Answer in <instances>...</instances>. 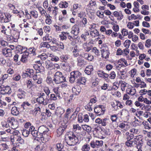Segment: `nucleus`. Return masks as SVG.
<instances>
[{
    "label": "nucleus",
    "instance_id": "1",
    "mask_svg": "<svg viewBox=\"0 0 151 151\" xmlns=\"http://www.w3.org/2000/svg\"><path fill=\"white\" fill-rule=\"evenodd\" d=\"M38 130L42 136L43 142H45L48 141L50 137L46 135L45 134L49 131V129L44 126H42L39 128Z\"/></svg>",
    "mask_w": 151,
    "mask_h": 151
},
{
    "label": "nucleus",
    "instance_id": "2",
    "mask_svg": "<svg viewBox=\"0 0 151 151\" xmlns=\"http://www.w3.org/2000/svg\"><path fill=\"white\" fill-rule=\"evenodd\" d=\"M65 140L67 143L70 146L76 145L78 141V138L73 134L65 137Z\"/></svg>",
    "mask_w": 151,
    "mask_h": 151
},
{
    "label": "nucleus",
    "instance_id": "3",
    "mask_svg": "<svg viewBox=\"0 0 151 151\" xmlns=\"http://www.w3.org/2000/svg\"><path fill=\"white\" fill-rule=\"evenodd\" d=\"M36 49L33 47H30L28 49V52H27V54H23L22 55V57L20 59V61L23 63H26L27 61V58L29 54H33V55H35V52Z\"/></svg>",
    "mask_w": 151,
    "mask_h": 151
},
{
    "label": "nucleus",
    "instance_id": "4",
    "mask_svg": "<svg viewBox=\"0 0 151 151\" xmlns=\"http://www.w3.org/2000/svg\"><path fill=\"white\" fill-rule=\"evenodd\" d=\"M53 81L56 83L58 84L65 81V79L62 73L58 71L56 73Z\"/></svg>",
    "mask_w": 151,
    "mask_h": 151
},
{
    "label": "nucleus",
    "instance_id": "5",
    "mask_svg": "<svg viewBox=\"0 0 151 151\" xmlns=\"http://www.w3.org/2000/svg\"><path fill=\"white\" fill-rule=\"evenodd\" d=\"M101 50V57L102 58L107 59L109 58V50L108 47L105 44H103Z\"/></svg>",
    "mask_w": 151,
    "mask_h": 151
},
{
    "label": "nucleus",
    "instance_id": "6",
    "mask_svg": "<svg viewBox=\"0 0 151 151\" xmlns=\"http://www.w3.org/2000/svg\"><path fill=\"white\" fill-rule=\"evenodd\" d=\"M7 121L12 129H15L18 127V122L16 120H15L14 117H9L7 119Z\"/></svg>",
    "mask_w": 151,
    "mask_h": 151
},
{
    "label": "nucleus",
    "instance_id": "7",
    "mask_svg": "<svg viewBox=\"0 0 151 151\" xmlns=\"http://www.w3.org/2000/svg\"><path fill=\"white\" fill-rule=\"evenodd\" d=\"M105 110L104 107L103 105H99L95 107L94 108V112L99 115L103 114Z\"/></svg>",
    "mask_w": 151,
    "mask_h": 151
},
{
    "label": "nucleus",
    "instance_id": "8",
    "mask_svg": "<svg viewBox=\"0 0 151 151\" xmlns=\"http://www.w3.org/2000/svg\"><path fill=\"white\" fill-rule=\"evenodd\" d=\"M93 42V40H91L88 43L86 42L83 44V47L85 51L88 52L92 49L93 47L92 45Z\"/></svg>",
    "mask_w": 151,
    "mask_h": 151
},
{
    "label": "nucleus",
    "instance_id": "9",
    "mask_svg": "<svg viewBox=\"0 0 151 151\" xmlns=\"http://www.w3.org/2000/svg\"><path fill=\"white\" fill-rule=\"evenodd\" d=\"M142 139V136L141 135H139L135 136L134 139V142L137 145V146L138 145L142 146L143 144Z\"/></svg>",
    "mask_w": 151,
    "mask_h": 151
},
{
    "label": "nucleus",
    "instance_id": "10",
    "mask_svg": "<svg viewBox=\"0 0 151 151\" xmlns=\"http://www.w3.org/2000/svg\"><path fill=\"white\" fill-rule=\"evenodd\" d=\"M103 142L102 140H96L95 141H92L90 143L91 147L93 148L98 147L102 146Z\"/></svg>",
    "mask_w": 151,
    "mask_h": 151
},
{
    "label": "nucleus",
    "instance_id": "11",
    "mask_svg": "<svg viewBox=\"0 0 151 151\" xmlns=\"http://www.w3.org/2000/svg\"><path fill=\"white\" fill-rule=\"evenodd\" d=\"M2 53L6 57H11L12 55V53L11 49L5 48L2 49Z\"/></svg>",
    "mask_w": 151,
    "mask_h": 151
},
{
    "label": "nucleus",
    "instance_id": "12",
    "mask_svg": "<svg viewBox=\"0 0 151 151\" xmlns=\"http://www.w3.org/2000/svg\"><path fill=\"white\" fill-rule=\"evenodd\" d=\"M67 127L66 125L60 126L57 130V136L59 137L62 135Z\"/></svg>",
    "mask_w": 151,
    "mask_h": 151
},
{
    "label": "nucleus",
    "instance_id": "13",
    "mask_svg": "<svg viewBox=\"0 0 151 151\" xmlns=\"http://www.w3.org/2000/svg\"><path fill=\"white\" fill-rule=\"evenodd\" d=\"M113 15L115 17H117V20L119 21L121 20L124 17L122 12L120 11L119 12L114 11L113 12Z\"/></svg>",
    "mask_w": 151,
    "mask_h": 151
},
{
    "label": "nucleus",
    "instance_id": "14",
    "mask_svg": "<svg viewBox=\"0 0 151 151\" xmlns=\"http://www.w3.org/2000/svg\"><path fill=\"white\" fill-rule=\"evenodd\" d=\"M79 29L78 26L77 25H75L72 27L71 33L75 35H77L79 33Z\"/></svg>",
    "mask_w": 151,
    "mask_h": 151
},
{
    "label": "nucleus",
    "instance_id": "15",
    "mask_svg": "<svg viewBox=\"0 0 151 151\" xmlns=\"http://www.w3.org/2000/svg\"><path fill=\"white\" fill-rule=\"evenodd\" d=\"M16 139H17V141L18 142L14 144H16L15 145H14L16 147H20V145L19 144V143L22 145L24 143V139H23L21 137L19 136H16Z\"/></svg>",
    "mask_w": 151,
    "mask_h": 151
},
{
    "label": "nucleus",
    "instance_id": "16",
    "mask_svg": "<svg viewBox=\"0 0 151 151\" xmlns=\"http://www.w3.org/2000/svg\"><path fill=\"white\" fill-rule=\"evenodd\" d=\"M30 131L31 132V134L32 135L35 137V139L37 138V139H38L39 138H41V139L42 141H43L42 138V136H41L40 134H38V132L36 130H31Z\"/></svg>",
    "mask_w": 151,
    "mask_h": 151
},
{
    "label": "nucleus",
    "instance_id": "17",
    "mask_svg": "<svg viewBox=\"0 0 151 151\" xmlns=\"http://www.w3.org/2000/svg\"><path fill=\"white\" fill-rule=\"evenodd\" d=\"M72 91L74 94L78 95L81 91V88L79 86H76L73 88Z\"/></svg>",
    "mask_w": 151,
    "mask_h": 151
},
{
    "label": "nucleus",
    "instance_id": "18",
    "mask_svg": "<svg viewBox=\"0 0 151 151\" xmlns=\"http://www.w3.org/2000/svg\"><path fill=\"white\" fill-rule=\"evenodd\" d=\"M43 143H40L39 144L36 146L35 148V150L36 151H43V150L44 147L45 145L44 144V142H43V141H42Z\"/></svg>",
    "mask_w": 151,
    "mask_h": 151
},
{
    "label": "nucleus",
    "instance_id": "19",
    "mask_svg": "<svg viewBox=\"0 0 151 151\" xmlns=\"http://www.w3.org/2000/svg\"><path fill=\"white\" fill-rule=\"evenodd\" d=\"M73 98V95L69 96L68 94H67L65 96L64 99L66 103L69 104L72 101Z\"/></svg>",
    "mask_w": 151,
    "mask_h": 151
},
{
    "label": "nucleus",
    "instance_id": "20",
    "mask_svg": "<svg viewBox=\"0 0 151 151\" xmlns=\"http://www.w3.org/2000/svg\"><path fill=\"white\" fill-rule=\"evenodd\" d=\"M11 15L9 13L5 12L3 22L6 23L9 22L11 19Z\"/></svg>",
    "mask_w": 151,
    "mask_h": 151
},
{
    "label": "nucleus",
    "instance_id": "21",
    "mask_svg": "<svg viewBox=\"0 0 151 151\" xmlns=\"http://www.w3.org/2000/svg\"><path fill=\"white\" fill-rule=\"evenodd\" d=\"M86 78L83 77L79 78L77 80V83L79 85H85L86 82Z\"/></svg>",
    "mask_w": 151,
    "mask_h": 151
},
{
    "label": "nucleus",
    "instance_id": "22",
    "mask_svg": "<svg viewBox=\"0 0 151 151\" xmlns=\"http://www.w3.org/2000/svg\"><path fill=\"white\" fill-rule=\"evenodd\" d=\"M90 35L93 38L99 36V33L96 29L90 30Z\"/></svg>",
    "mask_w": 151,
    "mask_h": 151
},
{
    "label": "nucleus",
    "instance_id": "23",
    "mask_svg": "<svg viewBox=\"0 0 151 151\" xmlns=\"http://www.w3.org/2000/svg\"><path fill=\"white\" fill-rule=\"evenodd\" d=\"M47 42H42L40 44V46L41 47H45L47 48H49L50 47L51 49H52L54 48L55 47V46H52L51 47L50 45Z\"/></svg>",
    "mask_w": 151,
    "mask_h": 151
},
{
    "label": "nucleus",
    "instance_id": "24",
    "mask_svg": "<svg viewBox=\"0 0 151 151\" xmlns=\"http://www.w3.org/2000/svg\"><path fill=\"white\" fill-rule=\"evenodd\" d=\"M11 129L10 128L6 130V132L8 133H10L11 134H12L14 135H18L19 134V132L18 130H16L14 129Z\"/></svg>",
    "mask_w": 151,
    "mask_h": 151
},
{
    "label": "nucleus",
    "instance_id": "25",
    "mask_svg": "<svg viewBox=\"0 0 151 151\" xmlns=\"http://www.w3.org/2000/svg\"><path fill=\"white\" fill-rule=\"evenodd\" d=\"M0 87L1 91L4 92V93H8L10 90V88L9 86H4L3 85H1L0 86Z\"/></svg>",
    "mask_w": 151,
    "mask_h": 151
},
{
    "label": "nucleus",
    "instance_id": "26",
    "mask_svg": "<svg viewBox=\"0 0 151 151\" xmlns=\"http://www.w3.org/2000/svg\"><path fill=\"white\" fill-rule=\"evenodd\" d=\"M71 76H73L76 79H78L81 76V74L78 71H74L70 73Z\"/></svg>",
    "mask_w": 151,
    "mask_h": 151
},
{
    "label": "nucleus",
    "instance_id": "27",
    "mask_svg": "<svg viewBox=\"0 0 151 151\" xmlns=\"http://www.w3.org/2000/svg\"><path fill=\"white\" fill-rule=\"evenodd\" d=\"M127 93L129 94H130L132 96L134 95L136 92V89L134 87H132L131 88H128L127 90Z\"/></svg>",
    "mask_w": 151,
    "mask_h": 151
},
{
    "label": "nucleus",
    "instance_id": "28",
    "mask_svg": "<svg viewBox=\"0 0 151 151\" xmlns=\"http://www.w3.org/2000/svg\"><path fill=\"white\" fill-rule=\"evenodd\" d=\"M19 93L17 95L19 98L21 99L25 97L26 94L25 91H22L21 89H19Z\"/></svg>",
    "mask_w": 151,
    "mask_h": 151
},
{
    "label": "nucleus",
    "instance_id": "29",
    "mask_svg": "<svg viewBox=\"0 0 151 151\" xmlns=\"http://www.w3.org/2000/svg\"><path fill=\"white\" fill-rule=\"evenodd\" d=\"M25 127L26 129L30 131L31 130H34L35 127L34 126L31 125V124L29 122H27L26 123L25 125Z\"/></svg>",
    "mask_w": 151,
    "mask_h": 151
},
{
    "label": "nucleus",
    "instance_id": "30",
    "mask_svg": "<svg viewBox=\"0 0 151 151\" xmlns=\"http://www.w3.org/2000/svg\"><path fill=\"white\" fill-rule=\"evenodd\" d=\"M60 58L62 62H66L69 58V56L68 55H63L60 56Z\"/></svg>",
    "mask_w": 151,
    "mask_h": 151
},
{
    "label": "nucleus",
    "instance_id": "31",
    "mask_svg": "<svg viewBox=\"0 0 151 151\" xmlns=\"http://www.w3.org/2000/svg\"><path fill=\"white\" fill-rule=\"evenodd\" d=\"M52 37L50 36L48 34H46L45 37H43L42 40L43 41H47L48 43H50L51 42Z\"/></svg>",
    "mask_w": 151,
    "mask_h": 151
},
{
    "label": "nucleus",
    "instance_id": "32",
    "mask_svg": "<svg viewBox=\"0 0 151 151\" xmlns=\"http://www.w3.org/2000/svg\"><path fill=\"white\" fill-rule=\"evenodd\" d=\"M119 84H121V89L122 91L125 90L127 83L124 81L121 80L119 81Z\"/></svg>",
    "mask_w": 151,
    "mask_h": 151
},
{
    "label": "nucleus",
    "instance_id": "33",
    "mask_svg": "<svg viewBox=\"0 0 151 151\" xmlns=\"http://www.w3.org/2000/svg\"><path fill=\"white\" fill-rule=\"evenodd\" d=\"M124 63L125 65H127V61L124 59H121L119 60L118 62V64L119 65H121V66H125L123 64Z\"/></svg>",
    "mask_w": 151,
    "mask_h": 151
},
{
    "label": "nucleus",
    "instance_id": "34",
    "mask_svg": "<svg viewBox=\"0 0 151 151\" xmlns=\"http://www.w3.org/2000/svg\"><path fill=\"white\" fill-rule=\"evenodd\" d=\"M90 149L89 145L85 144L82 147L81 150L82 151H89Z\"/></svg>",
    "mask_w": 151,
    "mask_h": 151
},
{
    "label": "nucleus",
    "instance_id": "35",
    "mask_svg": "<svg viewBox=\"0 0 151 151\" xmlns=\"http://www.w3.org/2000/svg\"><path fill=\"white\" fill-rule=\"evenodd\" d=\"M82 127L83 129L87 132H90L91 129V127L87 125H82Z\"/></svg>",
    "mask_w": 151,
    "mask_h": 151
},
{
    "label": "nucleus",
    "instance_id": "36",
    "mask_svg": "<svg viewBox=\"0 0 151 151\" xmlns=\"http://www.w3.org/2000/svg\"><path fill=\"white\" fill-rule=\"evenodd\" d=\"M11 113L14 115L16 116L19 113V111L17 110L16 107L14 106L11 109Z\"/></svg>",
    "mask_w": 151,
    "mask_h": 151
},
{
    "label": "nucleus",
    "instance_id": "37",
    "mask_svg": "<svg viewBox=\"0 0 151 151\" xmlns=\"http://www.w3.org/2000/svg\"><path fill=\"white\" fill-rule=\"evenodd\" d=\"M93 70V68L92 67H86L85 72L87 74H89Z\"/></svg>",
    "mask_w": 151,
    "mask_h": 151
},
{
    "label": "nucleus",
    "instance_id": "38",
    "mask_svg": "<svg viewBox=\"0 0 151 151\" xmlns=\"http://www.w3.org/2000/svg\"><path fill=\"white\" fill-rule=\"evenodd\" d=\"M86 62H85L83 60L79 59L78 60V66H84L86 64Z\"/></svg>",
    "mask_w": 151,
    "mask_h": 151
},
{
    "label": "nucleus",
    "instance_id": "39",
    "mask_svg": "<svg viewBox=\"0 0 151 151\" xmlns=\"http://www.w3.org/2000/svg\"><path fill=\"white\" fill-rule=\"evenodd\" d=\"M79 50H78L77 46H76L74 47L73 51V55L75 57H76L79 55Z\"/></svg>",
    "mask_w": 151,
    "mask_h": 151
},
{
    "label": "nucleus",
    "instance_id": "40",
    "mask_svg": "<svg viewBox=\"0 0 151 151\" xmlns=\"http://www.w3.org/2000/svg\"><path fill=\"white\" fill-rule=\"evenodd\" d=\"M109 121V119L107 118H104L103 119H101V124L103 126H105L108 123V122Z\"/></svg>",
    "mask_w": 151,
    "mask_h": 151
},
{
    "label": "nucleus",
    "instance_id": "41",
    "mask_svg": "<svg viewBox=\"0 0 151 151\" xmlns=\"http://www.w3.org/2000/svg\"><path fill=\"white\" fill-rule=\"evenodd\" d=\"M125 135L127 139H132L134 138V135L133 134H130L129 132H127L125 133Z\"/></svg>",
    "mask_w": 151,
    "mask_h": 151
},
{
    "label": "nucleus",
    "instance_id": "42",
    "mask_svg": "<svg viewBox=\"0 0 151 151\" xmlns=\"http://www.w3.org/2000/svg\"><path fill=\"white\" fill-rule=\"evenodd\" d=\"M6 29L5 28V27L4 25H1L0 26V32L3 33L6 35Z\"/></svg>",
    "mask_w": 151,
    "mask_h": 151
},
{
    "label": "nucleus",
    "instance_id": "43",
    "mask_svg": "<svg viewBox=\"0 0 151 151\" xmlns=\"http://www.w3.org/2000/svg\"><path fill=\"white\" fill-rule=\"evenodd\" d=\"M30 131L28 129H23L22 131V134L24 137H27L29 134Z\"/></svg>",
    "mask_w": 151,
    "mask_h": 151
},
{
    "label": "nucleus",
    "instance_id": "44",
    "mask_svg": "<svg viewBox=\"0 0 151 151\" xmlns=\"http://www.w3.org/2000/svg\"><path fill=\"white\" fill-rule=\"evenodd\" d=\"M5 13L0 10V22L1 23L3 22L4 21Z\"/></svg>",
    "mask_w": 151,
    "mask_h": 151
},
{
    "label": "nucleus",
    "instance_id": "45",
    "mask_svg": "<svg viewBox=\"0 0 151 151\" xmlns=\"http://www.w3.org/2000/svg\"><path fill=\"white\" fill-rule=\"evenodd\" d=\"M127 141L125 142V145L128 147H131L132 146L133 141L131 140V139H127Z\"/></svg>",
    "mask_w": 151,
    "mask_h": 151
},
{
    "label": "nucleus",
    "instance_id": "46",
    "mask_svg": "<svg viewBox=\"0 0 151 151\" xmlns=\"http://www.w3.org/2000/svg\"><path fill=\"white\" fill-rule=\"evenodd\" d=\"M37 101L39 103L43 104L44 98L42 96H40L37 98Z\"/></svg>",
    "mask_w": 151,
    "mask_h": 151
},
{
    "label": "nucleus",
    "instance_id": "47",
    "mask_svg": "<svg viewBox=\"0 0 151 151\" xmlns=\"http://www.w3.org/2000/svg\"><path fill=\"white\" fill-rule=\"evenodd\" d=\"M63 3H60L59 4V6L60 8H66L68 6V3L65 1L64 2H62Z\"/></svg>",
    "mask_w": 151,
    "mask_h": 151
},
{
    "label": "nucleus",
    "instance_id": "48",
    "mask_svg": "<svg viewBox=\"0 0 151 151\" xmlns=\"http://www.w3.org/2000/svg\"><path fill=\"white\" fill-rule=\"evenodd\" d=\"M131 43V41L129 40H127L125 41L124 43V46L126 48H129Z\"/></svg>",
    "mask_w": 151,
    "mask_h": 151
},
{
    "label": "nucleus",
    "instance_id": "49",
    "mask_svg": "<svg viewBox=\"0 0 151 151\" xmlns=\"http://www.w3.org/2000/svg\"><path fill=\"white\" fill-rule=\"evenodd\" d=\"M92 52L94 53L97 55H100V53L99 51L97 49L96 47H94L92 48Z\"/></svg>",
    "mask_w": 151,
    "mask_h": 151
},
{
    "label": "nucleus",
    "instance_id": "50",
    "mask_svg": "<svg viewBox=\"0 0 151 151\" xmlns=\"http://www.w3.org/2000/svg\"><path fill=\"white\" fill-rule=\"evenodd\" d=\"M81 127L78 124L73 125V130L74 132H76L77 129L81 130Z\"/></svg>",
    "mask_w": 151,
    "mask_h": 151
},
{
    "label": "nucleus",
    "instance_id": "51",
    "mask_svg": "<svg viewBox=\"0 0 151 151\" xmlns=\"http://www.w3.org/2000/svg\"><path fill=\"white\" fill-rule=\"evenodd\" d=\"M38 57L42 60H45L47 58V55L45 53H43L41 55H39Z\"/></svg>",
    "mask_w": 151,
    "mask_h": 151
},
{
    "label": "nucleus",
    "instance_id": "52",
    "mask_svg": "<svg viewBox=\"0 0 151 151\" xmlns=\"http://www.w3.org/2000/svg\"><path fill=\"white\" fill-rule=\"evenodd\" d=\"M30 14L35 18H37L38 17L37 12L36 11H32L30 12Z\"/></svg>",
    "mask_w": 151,
    "mask_h": 151
},
{
    "label": "nucleus",
    "instance_id": "53",
    "mask_svg": "<svg viewBox=\"0 0 151 151\" xmlns=\"http://www.w3.org/2000/svg\"><path fill=\"white\" fill-rule=\"evenodd\" d=\"M0 147H1L2 149L4 150H6L7 149L9 148L8 146L6 144L1 143V145H0Z\"/></svg>",
    "mask_w": 151,
    "mask_h": 151
},
{
    "label": "nucleus",
    "instance_id": "54",
    "mask_svg": "<svg viewBox=\"0 0 151 151\" xmlns=\"http://www.w3.org/2000/svg\"><path fill=\"white\" fill-rule=\"evenodd\" d=\"M60 37V40H66L67 39V37L65 34H64L63 32L61 33V34L59 35Z\"/></svg>",
    "mask_w": 151,
    "mask_h": 151
},
{
    "label": "nucleus",
    "instance_id": "55",
    "mask_svg": "<svg viewBox=\"0 0 151 151\" xmlns=\"http://www.w3.org/2000/svg\"><path fill=\"white\" fill-rule=\"evenodd\" d=\"M129 131L130 132L132 133L133 134H137L138 132V130L137 129L133 128L129 130Z\"/></svg>",
    "mask_w": 151,
    "mask_h": 151
},
{
    "label": "nucleus",
    "instance_id": "56",
    "mask_svg": "<svg viewBox=\"0 0 151 151\" xmlns=\"http://www.w3.org/2000/svg\"><path fill=\"white\" fill-rule=\"evenodd\" d=\"M151 40L149 39L147 40L145 42V46L148 48L150 47L151 46Z\"/></svg>",
    "mask_w": 151,
    "mask_h": 151
},
{
    "label": "nucleus",
    "instance_id": "57",
    "mask_svg": "<svg viewBox=\"0 0 151 151\" xmlns=\"http://www.w3.org/2000/svg\"><path fill=\"white\" fill-rule=\"evenodd\" d=\"M122 33L123 36H126L128 34V31L125 29L123 28L121 31Z\"/></svg>",
    "mask_w": 151,
    "mask_h": 151
},
{
    "label": "nucleus",
    "instance_id": "58",
    "mask_svg": "<svg viewBox=\"0 0 151 151\" xmlns=\"http://www.w3.org/2000/svg\"><path fill=\"white\" fill-rule=\"evenodd\" d=\"M96 15L100 18H103L104 17V12H101L99 10L97 12Z\"/></svg>",
    "mask_w": 151,
    "mask_h": 151
},
{
    "label": "nucleus",
    "instance_id": "59",
    "mask_svg": "<svg viewBox=\"0 0 151 151\" xmlns=\"http://www.w3.org/2000/svg\"><path fill=\"white\" fill-rule=\"evenodd\" d=\"M131 76L132 77H134V76L136 74V70L134 69L131 70L130 72Z\"/></svg>",
    "mask_w": 151,
    "mask_h": 151
},
{
    "label": "nucleus",
    "instance_id": "60",
    "mask_svg": "<svg viewBox=\"0 0 151 151\" xmlns=\"http://www.w3.org/2000/svg\"><path fill=\"white\" fill-rule=\"evenodd\" d=\"M22 46L21 45H18L16 47L17 50L18 52L20 53H23L22 50Z\"/></svg>",
    "mask_w": 151,
    "mask_h": 151
},
{
    "label": "nucleus",
    "instance_id": "61",
    "mask_svg": "<svg viewBox=\"0 0 151 151\" xmlns=\"http://www.w3.org/2000/svg\"><path fill=\"white\" fill-rule=\"evenodd\" d=\"M25 17H26L27 19H30L31 18V16L30 15V14H29V13L28 12V11L26 9L25 10Z\"/></svg>",
    "mask_w": 151,
    "mask_h": 151
},
{
    "label": "nucleus",
    "instance_id": "62",
    "mask_svg": "<svg viewBox=\"0 0 151 151\" xmlns=\"http://www.w3.org/2000/svg\"><path fill=\"white\" fill-rule=\"evenodd\" d=\"M13 36L8 35L7 36V40L10 42H13Z\"/></svg>",
    "mask_w": 151,
    "mask_h": 151
},
{
    "label": "nucleus",
    "instance_id": "63",
    "mask_svg": "<svg viewBox=\"0 0 151 151\" xmlns=\"http://www.w3.org/2000/svg\"><path fill=\"white\" fill-rule=\"evenodd\" d=\"M57 45L59 46L60 48L63 50L64 48V46L63 43L61 42H58Z\"/></svg>",
    "mask_w": 151,
    "mask_h": 151
},
{
    "label": "nucleus",
    "instance_id": "64",
    "mask_svg": "<svg viewBox=\"0 0 151 151\" xmlns=\"http://www.w3.org/2000/svg\"><path fill=\"white\" fill-rule=\"evenodd\" d=\"M117 119V117L116 115H112L111 116V119L113 122L116 121Z\"/></svg>",
    "mask_w": 151,
    "mask_h": 151
}]
</instances>
